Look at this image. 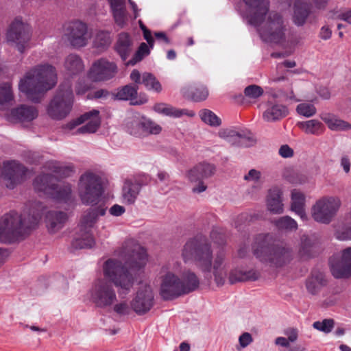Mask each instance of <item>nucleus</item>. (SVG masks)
Masks as SVG:
<instances>
[{
    "label": "nucleus",
    "instance_id": "1",
    "mask_svg": "<svg viewBox=\"0 0 351 351\" xmlns=\"http://www.w3.org/2000/svg\"><path fill=\"white\" fill-rule=\"evenodd\" d=\"M181 256L185 263L193 260L196 267L206 278H213L218 287L225 285L227 280L231 284L239 281L255 280L259 273L254 270L242 271L239 268L230 269L223 250L213 253L211 247L196 239H190L184 245Z\"/></svg>",
    "mask_w": 351,
    "mask_h": 351
},
{
    "label": "nucleus",
    "instance_id": "2",
    "mask_svg": "<svg viewBox=\"0 0 351 351\" xmlns=\"http://www.w3.org/2000/svg\"><path fill=\"white\" fill-rule=\"evenodd\" d=\"M124 254V263L119 258H111L102 266L104 278L118 289L119 297L130 293L134 283L133 274L143 268L148 260L146 250L136 243H128Z\"/></svg>",
    "mask_w": 351,
    "mask_h": 351
},
{
    "label": "nucleus",
    "instance_id": "3",
    "mask_svg": "<svg viewBox=\"0 0 351 351\" xmlns=\"http://www.w3.org/2000/svg\"><path fill=\"white\" fill-rule=\"evenodd\" d=\"M247 8L243 16L257 27L261 38L268 43H283L285 26L282 16L274 12L268 13L267 0H243Z\"/></svg>",
    "mask_w": 351,
    "mask_h": 351
},
{
    "label": "nucleus",
    "instance_id": "4",
    "mask_svg": "<svg viewBox=\"0 0 351 351\" xmlns=\"http://www.w3.org/2000/svg\"><path fill=\"white\" fill-rule=\"evenodd\" d=\"M57 83L56 70L46 64L37 66L27 72L19 84V90L32 101H38L45 91L51 89Z\"/></svg>",
    "mask_w": 351,
    "mask_h": 351
},
{
    "label": "nucleus",
    "instance_id": "5",
    "mask_svg": "<svg viewBox=\"0 0 351 351\" xmlns=\"http://www.w3.org/2000/svg\"><path fill=\"white\" fill-rule=\"evenodd\" d=\"M125 295L118 300L113 285L105 279H97L89 290L90 301L98 308L112 311L119 315L130 313L129 303L123 300Z\"/></svg>",
    "mask_w": 351,
    "mask_h": 351
},
{
    "label": "nucleus",
    "instance_id": "6",
    "mask_svg": "<svg viewBox=\"0 0 351 351\" xmlns=\"http://www.w3.org/2000/svg\"><path fill=\"white\" fill-rule=\"evenodd\" d=\"M49 169L53 175L47 173L38 176L34 182L35 189L43 191L55 199L66 200L71 194V185L68 183L58 181L55 176H69L73 172V168L53 163L51 167H49Z\"/></svg>",
    "mask_w": 351,
    "mask_h": 351
},
{
    "label": "nucleus",
    "instance_id": "7",
    "mask_svg": "<svg viewBox=\"0 0 351 351\" xmlns=\"http://www.w3.org/2000/svg\"><path fill=\"white\" fill-rule=\"evenodd\" d=\"M273 238L269 234H260L254 242V254L261 262L269 263L276 267H281L288 264L292 255L289 249L282 246H274Z\"/></svg>",
    "mask_w": 351,
    "mask_h": 351
},
{
    "label": "nucleus",
    "instance_id": "8",
    "mask_svg": "<svg viewBox=\"0 0 351 351\" xmlns=\"http://www.w3.org/2000/svg\"><path fill=\"white\" fill-rule=\"evenodd\" d=\"M38 221L37 219H34L33 223H27L16 212L12 211L5 214L0 219V240L2 242L10 243L19 239L34 228Z\"/></svg>",
    "mask_w": 351,
    "mask_h": 351
},
{
    "label": "nucleus",
    "instance_id": "9",
    "mask_svg": "<svg viewBox=\"0 0 351 351\" xmlns=\"http://www.w3.org/2000/svg\"><path fill=\"white\" fill-rule=\"evenodd\" d=\"M182 263L178 261L169 262L160 271V291L165 300H171L182 295L180 273Z\"/></svg>",
    "mask_w": 351,
    "mask_h": 351
},
{
    "label": "nucleus",
    "instance_id": "10",
    "mask_svg": "<svg viewBox=\"0 0 351 351\" xmlns=\"http://www.w3.org/2000/svg\"><path fill=\"white\" fill-rule=\"evenodd\" d=\"M103 192V180L100 176L91 171H86L80 176L77 193L82 204H97Z\"/></svg>",
    "mask_w": 351,
    "mask_h": 351
},
{
    "label": "nucleus",
    "instance_id": "11",
    "mask_svg": "<svg viewBox=\"0 0 351 351\" xmlns=\"http://www.w3.org/2000/svg\"><path fill=\"white\" fill-rule=\"evenodd\" d=\"M73 94L69 83L61 84L57 95L47 108V114L53 119H64L71 112Z\"/></svg>",
    "mask_w": 351,
    "mask_h": 351
},
{
    "label": "nucleus",
    "instance_id": "12",
    "mask_svg": "<svg viewBox=\"0 0 351 351\" xmlns=\"http://www.w3.org/2000/svg\"><path fill=\"white\" fill-rule=\"evenodd\" d=\"M341 205V199L337 196H324L318 199L311 208V215L317 222L330 223Z\"/></svg>",
    "mask_w": 351,
    "mask_h": 351
},
{
    "label": "nucleus",
    "instance_id": "13",
    "mask_svg": "<svg viewBox=\"0 0 351 351\" xmlns=\"http://www.w3.org/2000/svg\"><path fill=\"white\" fill-rule=\"evenodd\" d=\"M30 36L28 24L23 22L19 17L15 18L7 32V40L9 44L23 53L28 47Z\"/></svg>",
    "mask_w": 351,
    "mask_h": 351
},
{
    "label": "nucleus",
    "instance_id": "14",
    "mask_svg": "<svg viewBox=\"0 0 351 351\" xmlns=\"http://www.w3.org/2000/svg\"><path fill=\"white\" fill-rule=\"evenodd\" d=\"M215 171V167L208 162H201L189 169L186 177L188 180L194 186L193 192L199 193L206 189V186L203 182V179L212 176Z\"/></svg>",
    "mask_w": 351,
    "mask_h": 351
},
{
    "label": "nucleus",
    "instance_id": "15",
    "mask_svg": "<svg viewBox=\"0 0 351 351\" xmlns=\"http://www.w3.org/2000/svg\"><path fill=\"white\" fill-rule=\"evenodd\" d=\"M154 294L152 288L147 284H142L138 288L129 306L138 315L150 311L154 305Z\"/></svg>",
    "mask_w": 351,
    "mask_h": 351
},
{
    "label": "nucleus",
    "instance_id": "16",
    "mask_svg": "<svg viewBox=\"0 0 351 351\" xmlns=\"http://www.w3.org/2000/svg\"><path fill=\"white\" fill-rule=\"evenodd\" d=\"M332 274L336 278L351 276V247L345 248L330 261Z\"/></svg>",
    "mask_w": 351,
    "mask_h": 351
},
{
    "label": "nucleus",
    "instance_id": "17",
    "mask_svg": "<svg viewBox=\"0 0 351 351\" xmlns=\"http://www.w3.org/2000/svg\"><path fill=\"white\" fill-rule=\"evenodd\" d=\"M328 0H295L293 15V23L298 25H303L312 9H323L326 5Z\"/></svg>",
    "mask_w": 351,
    "mask_h": 351
},
{
    "label": "nucleus",
    "instance_id": "18",
    "mask_svg": "<svg viewBox=\"0 0 351 351\" xmlns=\"http://www.w3.org/2000/svg\"><path fill=\"white\" fill-rule=\"evenodd\" d=\"M117 68L114 62L106 59L95 61L88 72V77L93 82H101L112 78L117 73Z\"/></svg>",
    "mask_w": 351,
    "mask_h": 351
},
{
    "label": "nucleus",
    "instance_id": "19",
    "mask_svg": "<svg viewBox=\"0 0 351 351\" xmlns=\"http://www.w3.org/2000/svg\"><path fill=\"white\" fill-rule=\"evenodd\" d=\"M108 1L116 24L123 27L128 20V14L125 7V0H108ZM128 1L133 12V18L135 19L138 17L141 10L134 1L132 0H128Z\"/></svg>",
    "mask_w": 351,
    "mask_h": 351
},
{
    "label": "nucleus",
    "instance_id": "20",
    "mask_svg": "<svg viewBox=\"0 0 351 351\" xmlns=\"http://www.w3.org/2000/svg\"><path fill=\"white\" fill-rule=\"evenodd\" d=\"M92 36L86 25L80 21H76L70 26L69 39L71 45L75 47H82L88 43Z\"/></svg>",
    "mask_w": 351,
    "mask_h": 351
},
{
    "label": "nucleus",
    "instance_id": "21",
    "mask_svg": "<svg viewBox=\"0 0 351 351\" xmlns=\"http://www.w3.org/2000/svg\"><path fill=\"white\" fill-rule=\"evenodd\" d=\"M266 207L273 214H281L284 211L283 191L279 186H274L268 190L266 197Z\"/></svg>",
    "mask_w": 351,
    "mask_h": 351
},
{
    "label": "nucleus",
    "instance_id": "22",
    "mask_svg": "<svg viewBox=\"0 0 351 351\" xmlns=\"http://www.w3.org/2000/svg\"><path fill=\"white\" fill-rule=\"evenodd\" d=\"M38 116V110L33 106L22 105L12 109L7 114L6 118L11 122H29Z\"/></svg>",
    "mask_w": 351,
    "mask_h": 351
},
{
    "label": "nucleus",
    "instance_id": "23",
    "mask_svg": "<svg viewBox=\"0 0 351 351\" xmlns=\"http://www.w3.org/2000/svg\"><path fill=\"white\" fill-rule=\"evenodd\" d=\"M130 79L136 84H143L149 91L160 93L162 90L160 82L150 73L141 75L138 71L134 69L130 74Z\"/></svg>",
    "mask_w": 351,
    "mask_h": 351
},
{
    "label": "nucleus",
    "instance_id": "24",
    "mask_svg": "<svg viewBox=\"0 0 351 351\" xmlns=\"http://www.w3.org/2000/svg\"><path fill=\"white\" fill-rule=\"evenodd\" d=\"M82 123L86 125L77 129V132L80 134L93 133L99 128L101 123L99 112L97 110H93L81 116Z\"/></svg>",
    "mask_w": 351,
    "mask_h": 351
},
{
    "label": "nucleus",
    "instance_id": "25",
    "mask_svg": "<svg viewBox=\"0 0 351 351\" xmlns=\"http://www.w3.org/2000/svg\"><path fill=\"white\" fill-rule=\"evenodd\" d=\"M153 109L158 114L173 118H180L183 116L193 117L195 114L193 110L177 108L165 103L156 104L154 106Z\"/></svg>",
    "mask_w": 351,
    "mask_h": 351
},
{
    "label": "nucleus",
    "instance_id": "26",
    "mask_svg": "<svg viewBox=\"0 0 351 351\" xmlns=\"http://www.w3.org/2000/svg\"><path fill=\"white\" fill-rule=\"evenodd\" d=\"M142 185L136 180H126L124 182L122 189V202L123 203L132 205L134 204L140 194Z\"/></svg>",
    "mask_w": 351,
    "mask_h": 351
},
{
    "label": "nucleus",
    "instance_id": "27",
    "mask_svg": "<svg viewBox=\"0 0 351 351\" xmlns=\"http://www.w3.org/2000/svg\"><path fill=\"white\" fill-rule=\"evenodd\" d=\"M305 195L298 189L292 190L291 192L290 208L303 221H306L308 219L305 210Z\"/></svg>",
    "mask_w": 351,
    "mask_h": 351
},
{
    "label": "nucleus",
    "instance_id": "28",
    "mask_svg": "<svg viewBox=\"0 0 351 351\" xmlns=\"http://www.w3.org/2000/svg\"><path fill=\"white\" fill-rule=\"evenodd\" d=\"M181 286L182 289V295L192 292L199 286V278L193 271L183 269L182 266V271L180 273Z\"/></svg>",
    "mask_w": 351,
    "mask_h": 351
},
{
    "label": "nucleus",
    "instance_id": "29",
    "mask_svg": "<svg viewBox=\"0 0 351 351\" xmlns=\"http://www.w3.org/2000/svg\"><path fill=\"white\" fill-rule=\"evenodd\" d=\"M321 119L329 130L335 132H346L351 130V123L340 119L337 115L324 112L320 115Z\"/></svg>",
    "mask_w": 351,
    "mask_h": 351
},
{
    "label": "nucleus",
    "instance_id": "30",
    "mask_svg": "<svg viewBox=\"0 0 351 351\" xmlns=\"http://www.w3.org/2000/svg\"><path fill=\"white\" fill-rule=\"evenodd\" d=\"M287 114L288 110L286 106L268 103L267 108L263 114V118L267 122H274L285 117Z\"/></svg>",
    "mask_w": 351,
    "mask_h": 351
},
{
    "label": "nucleus",
    "instance_id": "31",
    "mask_svg": "<svg viewBox=\"0 0 351 351\" xmlns=\"http://www.w3.org/2000/svg\"><path fill=\"white\" fill-rule=\"evenodd\" d=\"M66 220V215L62 212L50 211L46 215V226L51 233L60 230Z\"/></svg>",
    "mask_w": 351,
    "mask_h": 351
},
{
    "label": "nucleus",
    "instance_id": "32",
    "mask_svg": "<svg viewBox=\"0 0 351 351\" xmlns=\"http://www.w3.org/2000/svg\"><path fill=\"white\" fill-rule=\"evenodd\" d=\"M218 136L233 145H239L247 138L245 132L234 128H222L218 131Z\"/></svg>",
    "mask_w": 351,
    "mask_h": 351
},
{
    "label": "nucleus",
    "instance_id": "33",
    "mask_svg": "<svg viewBox=\"0 0 351 351\" xmlns=\"http://www.w3.org/2000/svg\"><path fill=\"white\" fill-rule=\"evenodd\" d=\"M181 92L184 97L197 101L206 99L208 95L207 88L203 85H187L182 88Z\"/></svg>",
    "mask_w": 351,
    "mask_h": 351
},
{
    "label": "nucleus",
    "instance_id": "34",
    "mask_svg": "<svg viewBox=\"0 0 351 351\" xmlns=\"http://www.w3.org/2000/svg\"><path fill=\"white\" fill-rule=\"evenodd\" d=\"M142 117L132 114L125 120L124 128L125 131L135 137L143 136Z\"/></svg>",
    "mask_w": 351,
    "mask_h": 351
},
{
    "label": "nucleus",
    "instance_id": "35",
    "mask_svg": "<svg viewBox=\"0 0 351 351\" xmlns=\"http://www.w3.org/2000/svg\"><path fill=\"white\" fill-rule=\"evenodd\" d=\"M64 68L69 75H76L84 69L81 58L75 54L69 55L64 61Z\"/></svg>",
    "mask_w": 351,
    "mask_h": 351
},
{
    "label": "nucleus",
    "instance_id": "36",
    "mask_svg": "<svg viewBox=\"0 0 351 351\" xmlns=\"http://www.w3.org/2000/svg\"><path fill=\"white\" fill-rule=\"evenodd\" d=\"M132 40L126 33L119 34L116 45V50L123 60H125L132 51Z\"/></svg>",
    "mask_w": 351,
    "mask_h": 351
},
{
    "label": "nucleus",
    "instance_id": "37",
    "mask_svg": "<svg viewBox=\"0 0 351 351\" xmlns=\"http://www.w3.org/2000/svg\"><path fill=\"white\" fill-rule=\"evenodd\" d=\"M299 128L306 134L313 135H320L324 131V126L322 122L317 119H311L306 121L299 122Z\"/></svg>",
    "mask_w": 351,
    "mask_h": 351
},
{
    "label": "nucleus",
    "instance_id": "38",
    "mask_svg": "<svg viewBox=\"0 0 351 351\" xmlns=\"http://www.w3.org/2000/svg\"><path fill=\"white\" fill-rule=\"evenodd\" d=\"M95 244L92 232L80 231L78 237L73 241V246L76 249L90 248Z\"/></svg>",
    "mask_w": 351,
    "mask_h": 351
},
{
    "label": "nucleus",
    "instance_id": "39",
    "mask_svg": "<svg viewBox=\"0 0 351 351\" xmlns=\"http://www.w3.org/2000/svg\"><path fill=\"white\" fill-rule=\"evenodd\" d=\"M14 100V94L11 84L9 82L0 84V108L11 104Z\"/></svg>",
    "mask_w": 351,
    "mask_h": 351
},
{
    "label": "nucleus",
    "instance_id": "40",
    "mask_svg": "<svg viewBox=\"0 0 351 351\" xmlns=\"http://www.w3.org/2000/svg\"><path fill=\"white\" fill-rule=\"evenodd\" d=\"M97 220V214L93 210L89 211L82 219L80 231L92 232Z\"/></svg>",
    "mask_w": 351,
    "mask_h": 351
},
{
    "label": "nucleus",
    "instance_id": "41",
    "mask_svg": "<svg viewBox=\"0 0 351 351\" xmlns=\"http://www.w3.org/2000/svg\"><path fill=\"white\" fill-rule=\"evenodd\" d=\"M199 117L204 123L211 127H219L221 124V119L210 110H202Z\"/></svg>",
    "mask_w": 351,
    "mask_h": 351
},
{
    "label": "nucleus",
    "instance_id": "42",
    "mask_svg": "<svg viewBox=\"0 0 351 351\" xmlns=\"http://www.w3.org/2000/svg\"><path fill=\"white\" fill-rule=\"evenodd\" d=\"M143 136L148 134H158L162 131V127L146 117H142Z\"/></svg>",
    "mask_w": 351,
    "mask_h": 351
},
{
    "label": "nucleus",
    "instance_id": "43",
    "mask_svg": "<svg viewBox=\"0 0 351 351\" xmlns=\"http://www.w3.org/2000/svg\"><path fill=\"white\" fill-rule=\"evenodd\" d=\"M137 95V88L131 85H126L119 89L115 97L119 100H131L136 99Z\"/></svg>",
    "mask_w": 351,
    "mask_h": 351
},
{
    "label": "nucleus",
    "instance_id": "44",
    "mask_svg": "<svg viewBox=\"0 0 351 351\" xmlns=\"http://www.w3.org/2000/svg\"><path fill=\"white\" fill-rule=\"evenodd\" d=\"M110 43L111 39L109 34L105 32H99L95 35L93 45L99 51H103L110 45Z\"/></svg>",
    "mask_w": 351,
    "mask_h": 351
},
{
    "label": "nucleus",
    "instance_id": "45",
    "mask_svg": "<svg viewBox=\"0 0 351 351\" xmlns=\"http://www.w3.org/2000/svg\"><path fill=\"white\" fill-rule=\"evenodd\" d=\"M348 220L350 225H342L336 229L335 236L338 240H351V213L348 215Z\"/></svg>",
    "mask_w": 351,
    "mask_h": 351
},
{
    "label": "nucleus",
    "instance_id": "46",
    "mask_svg": "<svg viewBox=\"0 0 351 351\" xmlns=\"http://www.w3.org/2000/svg\"><path fill=\"white\" fill-rule=\"evenodd\" d=\"M275 225L279 229L294 230L298 228L297 222L289 216H284L275 221Z\"/></svg>",
    "mask_w": 351,
    "mask_h": 351
},
{
    "label": "nucleus",
    "instance_id": "47",
    "mask_svg": "<svg viewBox=\"0 0 351 351\" xmlns=\"http://www.w3.org/2000/svg\"><path fill=\"white\" fill-rule=\"evenodd\" d=\"M149 53L150 49L149 46L145 43H141L133 58L128 62V64L134 65L142 60L144 57L148 56Z\"/></svg>",
    "mask_w": 351,
    "mask_h": 351
},
{
    "label": "nucleus",
    "instance_id": "48",
    "mask_svg": "<svg viewBox=\"0 0 351 351\" xmlns=\"http://www.w3.org/2000/svg\"><path fill=\"white\" fill-rule=\"evenodd\" d=\"M296 111L299 114L308 118L315 115L317 112V109L312 104L302 103L298 105Z\"/></svg>",
    "mask_w": 351,
    "mask_h": 351
},
{
    "label": "nucleus",
    "instance_id": "49",
    "mask_svg": "<svg viewBox=\"0 0 351 351\" xmlns=\"http://www.w3.org/2000/svg\"><path fill=\"white\" fill-rule=\"evenodd\" d=\"M243 179L247 182H253L257 184V188H260V184L262 183V172L256 169H252L244 176Z\"/></svg>",
    "mask_w": 351,
    "mask_h": 351
},
{
    "label": "nucleus",
    "instance_id": "50",
    "mask_svg": "<svg viewBox=\"0 0 351 351\" xmlns=\"http://www.w3.org/2000/svg\"><path fill=\"white\" fill-rule=\"evenodd\" d=\"M323 285V278L321 275L312 276L306 282V288L311 293L315 294Z\"/></svg>",
    "mask_w": 351,
    "mask_h": 351
},
{
    "label": "nucleus",
    "instance_id": "51",
    "mask_svg": "<svg viewBox=\"0 0 351 351\" xmlns=\"http://www.w3.org/2000/svg\"><path fill=\"white\" fill-rule=\"evenodd\" d=\"M334 320L332 319H325L322 321L315 322L313 324L314 328L325 333L330 332L334 327Z\"/></svg>",
    "mask_w": 351,
    "mask_h": 351
},
{
    "label": "nucleus",
    "instance_id": "52",
    "mask_svg": "<svg viewBox=\"0 0 351 351\" xmlns=\"http://www.w3.org/2000/svg\"><path fill=\"white\" fill-rule=\"evenodd\" d=\"M244 94L250 99H257L263 94V89L258 85H250L245 88Z\"/></svg>",
    "mask_w": 351,
    "mask_h": 351
},
{
    "label": "nucleus",
    "instance_id": "53",
    "mask_svg": "<svg viewBox=\"0 0 351 351\" xmlns=\"http://www.w3.org/2000/svg\"><path fill=\"white\" fill-rule=\"evenodd\" d=\"M289 182L295 184H302L308 182V177L302 173L293 172L290 175H285Z\"/></svg>",
    "mask_w": 351,
    "mask_h": 351
},
{
    "label": "nucleus",
    "instance_id": "54",
    "mask_svg": "<svg viewBox=\"0 0 351 351\" xmlns=\"http://www.w3.org/2000/svg\"><path fill=\"white\" fill-rule=\"evenodd\" d=\"M138 23H139L141 29L143 32V36H144L145 39L147 40L150 48H152L154 46V40L152 36L150 31L147 29V27L145 26V25L143 23V22L141 21H139Z\"/></svg>",
    "mask_w": 351,
    "mask_h": 351
},
{
    "label": "nucleus",
    "instance_id": "55",
    "mask_svg": "<svg viewBox=\"0 0 351 351\" xmlns=\"http://www.w3.org/2000/svg\"><path fill=\"white\" fill-rule=\"evenodd\" d=\"M252 335L249 332L243 333L239 338V342L241 348H245L252 342Z\"/></svg>",
    "mask_w": 351,
    "mask_h": 351
},
{
    "label": "nucleus",
    "instance_id": "56",
    "mask_svg": "<svg viewBox=\"0 0 351 351\" xmlns=\"http://www.w3.org/2000/svg\"><path fill=\"white\" fill-rule=\"evenodd\" d=\"M285 335L287 336V339L293 343L298 339V330L295 328H289L285 330Z\"/></svg>",
    "mask_w": 351,
    "mask_h": 351
},
{
    "label": "nucleus",
    "instance_id": "57",
    "mask_svg": "<svg viewBox=\"0 0 351 351\" xmlns=\"http://www.w3.org/2000/svg\"><path fill=\"white\" fill-rule=\"evenodd\" d=\"M125 212V208L121 205L114 204L109 209V213L114 217H119Z\"/></svg>",
    "mask_w": 351,
    "mask_h": 351
},
{
    "label": "nucleus",
    "instance_id": "58",
    "mask_svg": "<svg viewBox=\"0 0 351 351\" xmlns=\"http://www.w3.org/2000/svg\"><path fill=\"white\" fill-rule=\"evenodd\" d=\"M279 154L283 158L291 157L293 154V150L287 145H284L279 149Z\"/></svg>",
    "mask_w": 351,
    "mask_h": 351
},
{
    "label": "nucleus",
    "instance_id": "59",
    "mask_svg": "<svg viewBox=\"0 0 351 351\" xmlns=\"http://www.w3.org/2000/svg\"><path fill=\"white\" fill-rule=\"evenodd\" d=\"M332 32L328 26H323L319 32V36L323 40H328L331 37Z\"/></svg>",
    "mask_w": 351,
    "mask_h": 351
},
{
    "label": "nucleus",
    "instance_id": "60",
    "mask_svg": "<svg viewBox=\"0 0 351 351\" xmlns=\"http://www.w3.org/2000/svg\"><path fill=\"white\" fill-rule=\"evenodd\" d=\"M290 341L284 337H278L275 339V344L278 346L289 348L290 346Z\"/></svg>",
    "mask_w": 351,
    "mask_h": 351
},
{
    "label": "nucleus",
    "instance_id": "61",
    "mask_svg": "<svg viewBox=\"0 0 351 351\" xmlns=\"http://www.w3.org/2000/svg\"><path fill=\"white\" fill-rule=\"evenodd\" d=\"M338 17L340 19L351 24V10L342 12L339 14Z\"/></svg>",
    "mask_w": 351,
    "mask_h": 351
},
{
    "label": "nucleus",
    "instance_id": "62",
    "mask_svg": "<svg viewBox=\"0 0 351 351\" xmlns=\"http://www.w3.org/2000/svg\"><path fill=\"white\" fill-rule=\"evenodd\" d=\"M82 123L81 121V117L75 120L71 121L69 123H67L64 128L68 130H73L74 128H75L77 125Z\"/></svg>",
    "mask_w": 351,
    "mask_h": 351
},
{
    "label": "nucleus",
    "instance_id": "63",
    "mask_svg": "<svg viewBox=\"0 0 351 351\" xmlns=\"http://www.w3.org/2000/svg\"><path fill=\"white\" fill-rule=\"evenodd\" d=\"M155 37L164 42L165 43H167V44H169V38L167 37L166 34L163 32H156L155 33Z\"/></svg>",
    "mask_w": 351,
    "mask_h": 351
},
{
    "label": "nucleus",
    "instance_id": "64",
    "mask_svg": "<svg viewBox=\"0 0 351 351\" xmlns=\"http://www.w3.org/2000/svg\"><path fill=\"white\" fill-rule=\"evenodd\" d=\"M341 165L346 173H348L350 171V163L348 158H343L341 161Z\"/></svg>",
    "mask_w": 351,
    "mask_h": 351
}]
</instances>
